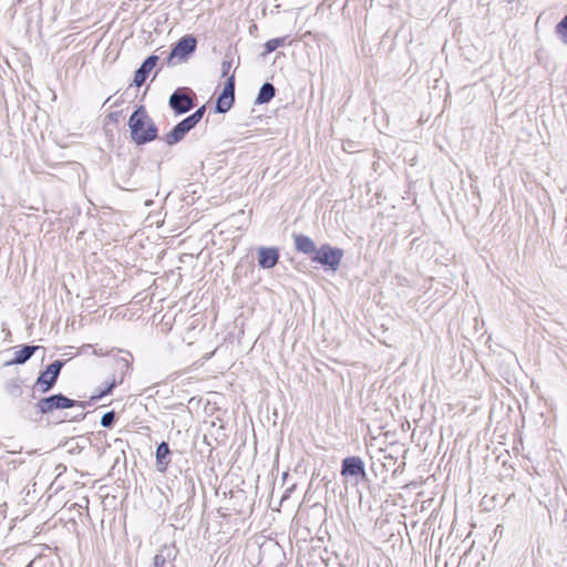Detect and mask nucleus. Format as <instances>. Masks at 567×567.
<instances>
[{
  "label": "nucleus",
  "mask_w": 567,
  "mask_h": 567,
  "mask_svg": "<svg viewBox=\"0 0 567 567\" xmlns=\"http://www.w3.org/2000/svg\"><path fill=\"white\" fill-rule=\"evenodd\" d=\"M293 241H295V247L299 252H302L306 255H311V254L316 255V251L318 250L315 241L306 235L295 234Z\"/></svg>",
  "instance_id": "12"
},
{
  "label": "nucleus",
  "mask_w": 567,
  "mask_h": 567,
  "mask_svg": "<svg viewBox=\"0 0 567 567\" xmlns=\"http://www.w3.org/2000/svg\"><path fill=\"white\" fill-rule=\"evenodd\" d=\"M116 367L123 372H127L131 368V363L127 359L125 358H120L116 360Z\"/></svg>",
  "instance_id": "24"
},
{
  "label": "nucleus",
  "mask_w": 567,
  "mask_h": 567,
  "mask_svg": "<svg viewBox=\"0 0 567 567\" xmlns=\"http://www.w3.org/2000/svg\"><path fill=\"white\" fill-rule=\"evenodd\" d=\"M279 260V250L276 247H260L258 249V265L262 269L274 268Z\"/></svg>",
  "instance_id": "10"
},
{
  "label": "nucleus",
  "mask_w": 567,
  "mask_h": 567,
  "mask_svg": "<svg viewBox=\"0 0 567 567\" xmlns=\"http://www.w3.org/2000/svg\"><path fill=\"white\" fill-rule=\"evenodd\" d=\"M116 421V413L114 411H109L104 413L101 417V425L103 427H112Z\"/></svg>",
  "instance_id": "22"
},
{
  "label": "nucleus",
  "mask_w": 567,
  "mask_h": 567,
  "mask_svg": "<svg viewBox=\"0 0 567 567\" xmlns=\"http://www.w3.org/2000/svg\"><path fill=\"white\" fill-rule=\"evenodd\" d=\"M542 19V16H538V19L536 21V24L539 22V20Z\"/></svg>",
  "instance_id": "27"
},
{
  "label": "nucleus",
  "mask_w": 567,
  "mask_h": 567,
  "mask_svg": "<svg viewBox=\"0 0 567 567\" xmlns=\"http://www.w3.org/2000/svg\"><path fill=\"white\" fill-rule=\"evenodd\" d=\"M205 112H206V107L205 106H200L193 114L188 115L185 118L189 122V124L193 127H195L199 123V121L203 118Z\"/></svg>",
  "instance_id": "19"
},
{
  "label": "nucleus",
  "mask_w": 567,
  "mask_h": 567,
  "mask_svg": "<svg viewBox=\"0 0 567 567\" xmlns=\"http://www.w3.org/2000/svg\"><path fill=\"white\" fill-rule=\"evenodd\" d=\"M285 38H274L266 42L265 49L267 53H271L277 50L279 47L285 44Z\"/></svg>",
  "instance_id": "20"
},
{
  "label": "nucleus",
  "mask_w": 567,
  "mask_h": 567,
  "mask_svg": "<svg viewBox=\"0 0 567 567\" xmlns=\"http://www.w3.org/2000/svg\"><path fill=\"white\" fill-rule=\"evenodd\" d=\"M171 463V450L166 442H162L156 449V467L159 472H165Z\"/></svg>",
  "instance_id": "13"
},
{
  "label": "nucleus",
  "mask_w": 567,
  "mask_h": 567,
  "mask_svg": "<svg viewBox=\"0 0 567 567\" xmlns=\"http://www.w3.org/2000/svg\"><path fill=\"white\" fill-rule=\"evenodd\" d=\"M128 127L132 141L137 145L147 144L158 136L157 127L143 105H140L130 116Z\"/></svg>",
  "instance_id": "1"
},
{
  "label": "nucleus",
  "mask_w": 567,
  "mask_h": 567,
  "mask_svg": "<svg viewBox=\"0 0 567 567\" xmlns=\"http://www.w3.org/2000/svg\"><path fill=\"white\" fill-rule=\"evenodd\" d=\"M276 89L274 84L266 82L261 85L259 89L258 95L255 100V104L261 105L270 102L272 97L275 96Z\"/></svg>",
  "instance_id": "16"
},
{
  "label": "nucleus",
  "mask_w": 567,
  "mask_h": 567,
  "mask_svg": "<svg viewBox=\"0 0 567 567\" xmlns=\"http://www.w3.org/2000/svg\"><path fill=\"white\" fill-rule=\"evenodd\" d=\"M556 32L563 43H567V16H565L556 27Z\"/></svg>",
  "instance_id": "21"
},
{
  "label": "nucleus",
  "mask_w": 567,
  "mask_h": 567,
  "mask_svg": "<svg viewBox=\"0 0 567 567\" xmlns=\"http://www.w3.org/2000/svg\"><path fill=\"white\" fill-rule=\"evenodd\" d=\"M85 416V414L81 413L79 416H74L72 417L73 420H80V419H83Z\"/></svg>",
  "instance_id": "26"
},
{
  "label": "nucleus",
  "mask_w": 567,
  "mask_h": 567,
  "mask_svg": "<svg viewBox=\"0 0 567 567\" xmlns=\"http://www.w3.org/2000/svg\"><path fill=\"white\" fill-rule=\"evenodd\" d=\"M116 386V380L113 378L111 382H109L104 388H99L96 393L92 395V400H100L105 395L112 393L113 389Z\"/></svg>",
  "instance_id": "17"
},
{
  "label": "nucleus",
  "mask_w": 567,
  "mask_h": 567,
  "mask_svg": "<svg viewBox=\"0 0 567 567\" xmlns=\"http://www.w3.org/2000/svg\"><path fill=\"white\" fill-rule=\"evenodd\" d=\"M341 475L364 478L367 474L363 461L359 456L346 457L342 461Z\"/></svg>",
  "instance_id": "8"
},
{
  "label": "nucleus",
  "mask_w": 567,
  "mask_h": 567,
  "mask_svg": "<svg viewBox=\"0 0 567 567\" xmlns=\"http://www.w3.org/2000/svg\"><path fill=\"white\" fill-rule=\"evenodd\" d=\"M233 66L231 58L228 59V54L225 55V60L221 62V76H228V73Z\"/></svg>",
  "instance_id": "23"
},
{
  "label": "nucleus",
  "mask_w": 567,
  "mask_h": 567,
  "mask_svg": "<svg viewBox=\"0 0 567 567\" xmlns=\"http://www.w3.org/2000/svg\"><path fill=\"white\" fill-rule=\"evenodd\" d=\"M22 447L20 446L18 450L17 449H13V450H8V453H18V452H21Z\"/></svg>",
  "instance_id": "25"
},
{
  "label": "nucleus",
  "mask_w": 567,
  "mask_h": 567,
  "mask_svg": "<svg viewBox=\"0 0 567 567\" xmlns=\"http://www.w3.org/2000/svg\"><path fill=\"white\" fill-rule=\"evenodd\" d=\"M205 112H206V107L205 106H200L193 114L188 115L185 118L189 122V124L193 127H195L199 123V121L203 118Z\"/></svg>",
  "instance_id": "18"
},
{
  "label": "nucleus",
  "mask_w": 567,
  "mask_h": 567,
  "mask_svg": "<svg viewBox=\"0 0 567 567\" xmlns=\"http://www.w3.org/2000/svg\"><path fill=\"white\" fill-rule=\"evenodd\" d=\"M175 557V549L169 546H162L154 556V567H166L167 563Z\"/></svg>",
  "instance_id": "14"
},
{
  "label": "nucleus",
  "mask_w": 567,
  "mask_h": 567,
  "mask_svg": "<svg viewBox=\"0 0 567 567\" xmlns=\"http://www.w3.org/2000/svg\"><path fill=\"white\" fill-rule=\"evenodd\" d=\"M192 128L194 127L184 118L165 135L164 141L167 145H175L179 143Z\"/></svg>",
  "instance_id": "11"
},
{
  "label": "nucleus",
  "mask_w": 567,
  "mask_h": 567,
  "mask_svg": "<svg viewBox=\"0 0 567 567\" xmlns=\"http://www.w3.org/2000/svg\"><path fill=\"white\" fill-rule=\"evenodd\" d=\"M192 92L186 87L175 90L168 100L169 107L177 114H184L190 111L195 104L190 96Z\"/></svg>",
  "instance_id": "5"
},
{
  "label": "nucleus",
  "mask_w": 567,
  "mask_h": 567,
  "mask_svg": "<svg viewBox=\"0 0 567 567\" xmlns=\"http://www.w3.org/2000/svg\"><path fill=\"white\" fill-rule=\"evenodd\" d=\"M342 258L343 250L341 248L324 244L316 251V255L312 256L311 260L336 271L339 268Z\"/></svg>",
  "instance_id": "3"
},
{
  "label": "nucleus",
  "mask_w": 567,
  "mask_h": 567,
  "mask_svg": "<svg viewBox=\"0 0 567 567\" xmlns=\"http://www.w3.org/2000/svg\"><path fill=\"white\" fill-rule=\"evenodd\" d=\"M158 62V56L155 55V54H152L150 56H147L143 63L141 64V66L135 71V74H134V84L136 86H142L146 79L148 78L151 71L156 66Z\"/></svg>",
  "instance_id": "9"
},
{
  "label": "nucleus",
  "mask_w": 567,
  "mask_h": 567,
  "mask_svg": "<svg viewBox=\"0 0 567 567\" xmlns=\"http://www.w3.org/2000/svg\"><path fill=\"white\" fill-rule=\"evenodd\" d=\"M64 362L55 360L47 367L44 371L40 373L35 381V386L42 392H49L56 383L61 369Z\"/></svg>",
  "instance_id": "4"
},
{
  "label": "nucleus",
  "mask_w": 567,
  "mask_h": 567,
  "mask_svg": "<svg viewBox=\"0 0 567 567\" xmlns=\"http://www.w3.org/2000/svg\"><path fill=\"white\" fill-rule=\"evenodd\" d=\"M197 41L193 35H185L181 38L173 47L169 55L168 63H174L175 59L185 60L196 50Z\"/></svg>",
  "instance_id": "6"
},
{
  "label": "nucleus",
  "mask_w": 567,
  "mask_h": 567,
  "mask_svg": "<svg viewBox=\"0 0 567 567\" xmlns=\"http://www.w3.org/2000/svg\"><path fill=\"white\" fill-rule=\"evenodd\" d=\"M38 349V346H23L20 350L14 352V358L10 361V364L25 363Z\"/></svg>",
  "instance_id": "15"
},
{
  "label": "nucleus",
  "mask_w": 567,
  "mask_h": 567,
  "mask_svg": "<svg viewBox=\"0 0 567 567\" xmlns=\"http://www.w3.org/2000/svg\"><path fill=\"white\" fill-rule=\"evenodd\" d=\"M235 101V78L234 75L228 76L223 92L219 94L216 101V112L226 113L230 110Z\"/></svg>",
  "instance_id": "7"
},
{
  "label": "nucleus",
  "mask_w": 567,
  "mask_h": 567,
  "mask_svg": "<svg viewBox=\"0 0 567 567\" xmlns=\"http://www.w3.org/2000/svg\"><path fill=\"white\" fill-rule=\"evenodd\" d=\"M86 404V402L72 400L62 393H58L40 399L37 403V408L41 414H48L54 410L71 409L74 406H79L83 410Z\"/></svg>",
  "instance_id": "2"
}]
</instances>
